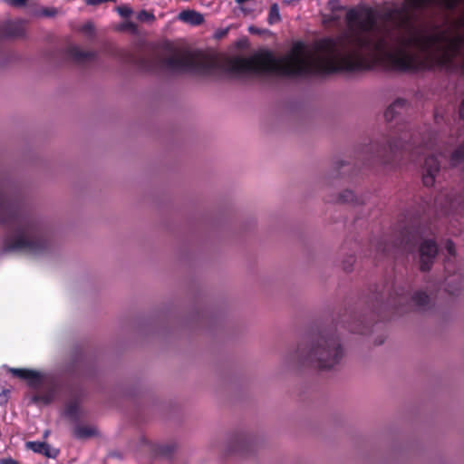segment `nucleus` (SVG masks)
Masks as SVG:
<instances>
[{"label": "nucleus", "instance_id": "nucleus-5", "mask_svg": "<svg viewBox=\"0 0 464 464\" xmlns=\"http://www.w3.org/2000/svg\"><path fill=\"white\" fill-rule=\"evenodd\" d=\"M408 110V102L404 99L395 100L385 111L384 118L386 121H395L394 138L389 142L388 146H378L375 149V160L382 165L394 169L401 165V161L405 158L414 161L419 154L417 143L419 142L411 129L408 126L401 115Z\"/></svg>", "mask_w": 464, "mask_h": 464}, {"label": "nucleus", "instance_id": "nucleus-25", "mask_svg": "<svg viewBox=\"0 0 464 464\" xmlns=\"http://www.w3.org/2000/svg\"><path fill=\"white\" fill-rule=\"evenodd\" d=\"M81 31L82 32V34H84L87 37H92L93 35V33H94V27H93V24L92 23H86L84 24L82 28H81Z\"/></svg>", "mask_w": 464, "mask_h": 464}, {"label": "nucleus", "instance_id": "nucleus-29", "mask_svg": "<svg viewBox=\"0 0 464 464\" xmlns=\"http://www.w3.org/2000/svg\"><path fill=\"white\" fill-rule=\"evenodd\" d=\"M354 261V257L353 256H350L347 260L343 261V269L347 272L351 271L352 270V267H353V263Z\"/></svg>", "mask_w": 464, "mask_h": 464}, {"label": "nucleus", "instance_id": "nucleus-1", "mask_svg": "<svg viewBox=\"0 0 464 464\" xmlns=\"http://www.w3.org/2000/svg\"><path fill=\"white\" fill-rule=\"evenodd\" d=\"M376 67L401 72L425 70V31L411 28L400 34L351 32L336 39L322 40L316 53L296 43L287 54L280 57L265 52L227 63V70L233 74L266 73L284 77Z\"/></svg>", "mask_w": 464, "mask_h": 464}, {"label": "nucleus", "instance_id": "nucleus-2", "mask_svg": "<svg viewBox=\"0 0 464 464\" xmlns=\"http://www.w3.org/2000/svg\"><path fill=\"white\" fill-rule=\"evenodd\" d=\"M0 223L6 230L3 239L5 252L39 254L50 245L48 224L27 213L18 191L5 173L0 171Z\"/></svg>", "mask_w": 464, "mask_h": 464}, {"label": "nucleus", "instance_id": "nucleus-13", "mask_svg": "<svg viewBox=\"0 0 464 464\" xmlns=\"http://www.w3.org/2000/svg\"><path fill=\"white\" fill-rule=\"evenodd\" d=\"M68 56L79 64H85L94 61L96 53L94 52L83 51L76 45L68 48Z\"/></svg>", "mask_w": 464, "mask_h": 464}, {"label": "nucleus", "instance_id": "nucleus-32", "mask_svg": "<svg viewBox=\"0 0 464 464\" xmlns=\"http://www.w3.org/2000/svg\"><path fill=\"white\" fill-rule=\"evenodd\" d=\"M421 142L423 143V146L425 147V150H430V147L431 146V140L429 138V140H425L424 138L422 139Z\"/></svg>", "mask_w": 464, "mask_h": 464}, {"label": "nucleus", "instance_id": "nucleus-17", "mask_svg": "<svg viewBox=\"0 0 464 464\" xmlns=\"http://www.w3.org/2000/svg\"><path fill=\"white\" fill-rule=\"evenodd\" d=\"M352 323L347 326L348 330L352 333L364 334L367 333L368 324H364L361 317L353 316L352 318Z\"/></svg>", "mask_w": 464, "mask_h": 464}, {"label": "nucleus", "instance_id": "nucleus-27", "mask_svg": "<svg viewBox=\"0 0 464 464\" xmlns=\"http://www.w3.org/2000/svg\"><path fill=\"white\" fill-rule=\"evenodd\" d=\"M58 10L54 7L44 8L41 10V14L46 17H53L57 14Z\"/></svg>", "mask_w": 464, "mask_h": 464}, {"label": "nucleus", "instance_id": "nucleus-19", "mask_svg": "<svg viewBox=\"0 0 464 464\" xmlns=\"http://www.w3.org/2000/svg\"><path fill=\"white\" fill-rule=\"evenodd\" d=\"M56 396V392L54 388L50 389L47 392H43L38 394H36L34 397V401L35 402L41 401L44 404L50 403Z\"/></svg>", "mask_w": 464, "mask_h": 464}, {"label": "nucleus", "instance_id": "nucleus-16", "mask_svg": "<svg viewBox=\"0 0 464 464\" xmlns=\"http://www.w3.org/2000/svg\"><path fill=\"white\" fill-rule=\"evenodd\" d=\"M179 19L192 25H198L204 21L203 15L193 10L181 12L179 14Z\"/></svg>", "mask_w": 464, "mask_h": 464}, {"label": "nucleus", "instance_id": "nucleus-28", "mask_svg": "<svg viewBox=\"0 0 464 464\" xmlns=\"http://www.w3.org/2000/svg\"><path fill=\"white\" fill-rule=\"evenodd\" d=\"M28 0H6V3L14 7H22L26 5Z\"/></svg>", "mask_w": 464, "mask_h": 464}, {"label": "nucleus", "instance_id": "nucleus-24", "mask_svg": "<svg viewBox=\"0 0 464 464\" xmlns=\"http://www.w3.org/2000/svg\"><path fill=\"white\" fill-rule=\"evenodd\" d=\"M155 16L152 13H150L146 10H142L140 11L138 15H137V19L140 21V22H152L154 20Z\"/></svg>", "mask_w": 464, "mask_h": 464}, {"label": "nucleus", "instance_id": "nucleus-20", "mask_svg": "<svg viewBox=\"0 0 464 464\" xmlns=\"http://www.w3.org/2000/svg\"><path fill=\"white\" fill-rule=\"evenodd\" d=\"M281 21V14L279 5L276 3H274L269 9L267 23L270 25L276 24Z\"/></svg>", "mask_w": 464, "mask_h": 464}, {"label": "nucleus", "instance_id": "nucleus-26", "mask_svg": "<svg viewBox=\"0 0 464 464\" xmlns=\"http://www.w3.org/2000/svg\"><path fill=\"white\" fill-rule=\"evenodd\" d=\"M117 11L119 14L124 18L130 17V14H132L131 8L127 5L119 6L117 8Z\"/></svg>", "mask_w": 464, "mask_h": 464}, {"label": "nucleus", "instance_id": "nucleus-9", "mask_svg": "<svg viewBox=\"0 0 464 464\" xmlns=\"http://www.w3.org/2000/svg\"><path fill=\"white\" fill-rule=\"evenodd\" d=\"M440 161L433 154L425 158L422 167V181L426 187H430L436 180V176L440 171Z\"/></svg>", "mask_w": 464, "mask_h": 464}, {"label": "nucleus", "instance_id": "nucleus-15", "mask_svg": "<svg viewBox=\"0 0 464 464\" xmlns=\"http://www.w3.org/2000/svg\"><path fill=\"white\" fill-rule=\"evenodd\" d=\"M26 448L35 453H40L45 457L53 459L56 458L59 453L56 449H53L49 444L42 441H28L26 442Z\"/></svg>", "mask_w": 464, "mask_h": 464}, {"label": "nucleus", "instance_id": "nucleus-31", "mask_svg": "<svg viewBox=\"0 0 464 464\" xmlns=\"http://www.w3.org/2000/svg\"><path fill=\"white\" fill-rule=\"evenodd\" d=\"M0 464H19L18 461L12 458H5L0 459Z\"/></svg>", "mask_w": 464, "mask_h": 464}, {"label": "nucleus", "instance_id": "nucleus-3", "mask_svg": "<svg viewBox=\"0 0 464 464\" xmlns=\"http://www.w3.org/2000/svg\"><path fill=\"white\" fill-rule=\"evenodd\" d=\"M344 349L337 333L324 330L300 341L285 356V363L292 367L310 366L321 371L334 370L342 362Z\"/></svg>", "mask_w": 464, "mask_h": 464}, {"label": "nucleus", "instance_id": "nucleus-33", "mask_svg": "<svg viewBox=\"0 0 464 464\" xmlns=\"http://www.w3.org/2000/svg\"><path fill=\"white\" fill-rule=\"evenodd\" d=\"M459 116L464 119V99L459 107Z\"/></svg>", "mask_w": 464, "mask_h": 464}, {"label": "nucleus", "instance_id": "nucleus-14", "mask_svg": "<svg viewBox=\"0 0 464 464\" xmlns=\"http://www.w3.org/2000/svg\"><path fill=\"white\" fill-rule=\"evenodd\" d=\"M459 204V198L453 199L451 197L444 193L437 197L434 202L435 208H440L444 214L455 211Z\"/></svg>", "mask_w": 464, "mask_h": 464}, {"label": "nucleus", "instance_id": "nucleus-7", "mask_svg": "<svg viewBox=\"0 0 464 464\" xmlns=\"http://www.w3.org/2000/svg\"><path fill=\"white\" fill-rule=\"evenodd\" d=\"M150 69L168 72H193L212 75L218 69L215 59L188 51L175 50L165 56H156L150 62Z\"/></svg>", "mask_w": 464, "mask_h": 464}, {"label": "nucleus", "instance_id": "nucleus-11", "mask_svg": "<svg viewBox=\"0 0 464 464\" xmlns=\"http://www.w3.org/2000/svg\"><path fill=\"white\" fill-rule=\"evenodd\" d=\"M10 372L14 376L20 379L26 380L29 386L32 388H38L42 382V375L39 372L23 368H11Z\"/></svg>", "mask_w": 464, "mask_h": 464}, {"label": "nucleus", "instance_id": "nucleus-21", "mask_svg": "<svg viewBox=\"0 0 464 464\" xmlns=\"http://www.w3.org/2000/svg\"><path fill=\"white\" fill-rule=\"evenodd\" d=\"M338 202L340 203H350V202H355V203H361L362 201L359 200L354 193L352 190L346 189L339 194L338 196Z\"/></svg>", "mask_w": 464, "mask_h": 464}, {"label": "nucleus", "instance_id": "nucleus-34", "mask_svg": "<svg viewBox=\"0 0 464 464\" xmlns=\"http://www.w3.org/2000/svg\"><path fill=\"white\" fill-rule=\"evenodd\" d=\"M453 5H454L453 1H452V2H450V3L449 4V6H450V7H452Z\"/></svg>", "mask_w": 464, "mask_h": 464}, {"label": "nucleus", "instance_id": "nucleus-8", "mask_svg": "<svg viewBox=\"0 0 464 464\" xmlns=\"http://www.w3.org/2000/svg\"><path fill=\"white\" fill-rule=\"evenodd\" d=\"M449 256L445 262V273L443 286L445 290L454 295L464 285V271L460 267H456L453 257L455 256L454 244L448 240L445 246Z\"/></svg>", "mask_w": 464, "mask_h": 464}, {"label": "nucleus", "instance_id": "nucleus-18", "mask_svg": "<svg viewBox=\"0 0 464 464\" xmlns=\"http://www.w3.org/2000/svg\"><path fill=\"white\" fill-rule=\"evenodd\" d=\"M96 434V429L93 426L77 425L74 428V436L78 439H87Z\"/></svg>", "mask_w": 464, "mask_h": 464}, {"label": "nucleus", "instance_id": "nucleus-30", "mask_svg": "<svg viewBox=\"0 0 464 464\" xmlns=\"http://www.w3.org/2000/svg\"><path fill=\"white\" fill-rule=\"evenodd\" d=\"M408 1L414 7H420V6L424 5L427 2V0H408Z\"/></svg>", "mask_w": 464, "mask_h": 464}, {"label": "nucleus", "instance_id": "nucleus-4", "mask_svg": "<svg viewBox=\"0 0 464 464\" xmlns=\"http://www.w3.org/2000/svg\"><path fill=\"white\" fill-rule=\"evenodd\" d=\"M440 285L427 282L426 285L410 291L407 284L396 285L392 289L376 288L371 296L372 308L376 312L392 310L400 314L410 308L421 314L432 313L436 306L437 292Z\"/></svg>", "mask_w": 464, "mask_h": 464}, {"label": "nucleus", "instance_id": "nucleus-12", "mask_svg": "<svg viewBox=\"0 0 464 464\" xmlns=\"http://www.w3.org/2000/svg\"><path fill=\"white\" fill-rule=\"evenodd\" d=\"M24 34L22 22L8 21L0 24V37L14 38L21 37Z\"/></svg>", "mask_w": 464, "mask_h": 464}, {"label": "nucleus", "instance_id": "nucleus-23", "mask_svg": "<svg viewBox=\"0 0 464 464\" xmlns=\"http://www.w3.org/2000/svg\"><path fill=\"white\" fill-rule=\"evenodd\" d=\"M65 412L70 418L76 419L78 417V412H79L78 403L77 402H70L66 406Z\"/></svg>", "mask_w": 464, "mask_h": 464}, {"label": "nucleus", "instance_id": "nucleus-6", "mask_svg": "<svg viewBox=\"0 0 464 464\" xmlns=\"http://www.w3.org/2000/svg\"><path fill=\"white\" fill-rule=\"evenodd\" d=\"M419 244V265L422 272L429 271L437 256L438 246L431 239H420V234L415 226H405L398 238L389 243L386 237L374 238L370 242V256L373 258L397 256L399 254L411 253Z\"/></svg>", "mask_w": 464, "mask_h": 464}, {"label": "nucleus", "instance_id": "nucleus-10", "mask_svg": "<svg viewBox=\"0 0 464 464\" xmlns=\"http://www.w3.org/2000/svg\"><path fill=\"white\" fill-rule=\"evenodd\" d=\"M255 441V437L246 431L234 433L229 438V447L233 451L244 452L248 450Z\"/></svg>", "mask_w": 464, "mask_h": 464}, {"label": "nucleus", "instance_id": "nucleus-22", "mask_svg": "<svg viewBox=\"0 0 464 464\" xmlns=\"http://www.w3.org/2000/svg\"><path fill=\"white\" fill-rule=\"evenodd\" d=\"M349 169L348 164H346L344 162L337 163L335 169L327 177V182L330 184L332 179L337 178L339 175L344 174L346 172V169Z\"/></svg>", "mask_w": 464, "mask_h": 464}]
</instances>
